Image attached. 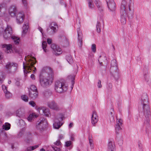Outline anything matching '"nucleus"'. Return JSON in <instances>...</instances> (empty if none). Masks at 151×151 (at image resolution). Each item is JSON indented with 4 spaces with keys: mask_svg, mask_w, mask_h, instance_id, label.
Masks as SVG:
<instances>
[{
    "mask_svg": "<svg viewBox=\"0 0 151 151\" xmlns=\"http://www.w3.org/2000/svg\"><path fill=\"white\" fill-rule=\"evenodd\" d=\"M128 9L129 11H131L130 6L129 5H127L126 1L125 0H123L120 7L121 22L123 25L125 24L126 22V17Z\"/></svg>",
    "mask_w": 151,
    "mask_h": 151,
    "instance_id": "1",
    "label": "nucleus"
},
{
    "mask_svg": "<svg viewBox=\"0 0 151 151\" xmlns=\"http://www.w3.org/2000/svg\"><path fill=\"white\" fill-rule=\"evenodd\" d=\"M68 89L67 87L63 82L57 81L55 83V89L59 93H62Z\"/></svg>",
    "mask_w": 151,
    "mask_h": 151,
    "instance_id": "2",
    "label": "nucleus"
},
{
    "mask_svg": "<svg viewBox=\"0 0 151 151\" xmlns=\"http://www.w3.org/2000/svg\"><path fill=\"white\" fill-rule=\"evenodd\" d=\"M53 78L52 75L50 76H47L43 78H40V82L41 85L44 87H46L50 85L52 82Z\"/></svg>",
    "mask_w": 151,
    "mask_h": 151,
    "instance_id": "3",
    "label": "nucleus"
},
{
    "mask_svg": "<svg viewBox=\"0 0 151 151\" xmlns=\"http://www.w3.org/2000/svg\"><path fill=\"white\" fill-rule=\"evenodd\" d=\"M142 104L143 105V108L144 110V114L145 116V117L147 122L150 121V119L151 117V115L150 114V112L149 110V106L146 104V103H147V97L146 98V99L143 101L142 99Z\"/></svg>",
    "mask_w": 151,
    "mask_h": 151,
    "instance_id": "4",
    "label": "nucleus"
},
{
    "mask_svg": "<svg viewBox=\"0 0 151 151\" xmlns=\"http://www.w3.org/2000/svg\"><path fill=\"white\" fill-rule=\"evenodd\" d=\"M63 116L61 114H58L55 117L54 122L53 124V127L56 129H59L62 125L63 124L60 121L63 120Z\"/></svg>",
    "mask_w": 151,
    "mask_h": 151,
    "instance_id": "5",
    "label": "nucleus"
},
{
    "mask_svg": "<svg viewBox=\"0 0 151 151\" xmlns=\"http://www.w3.org/2000/svg\"><path fill=\"white\" fill-rule=\"evenodd\" d=\"M47 106L50 109L56 111H59L62 110L61 107L54 101H51L48 103Z\"/></svg>",
    "mask_w": 151,
    "mask_h": 151,
    "instance_id": "6",
    "label": "nucleus"
},
{
    "mask_svg": "<svg viewBox=\"0 0 151 151\" xmlns=\"http://www.w3.org/2000/svg\"><path fill=\"white\" fill-rule=\"evenodd\" d=\"M12 28L8 26L4 30L3 34L4 38L5 40H9L12 36Z\"/></svg>",
    "mask_w": 151,
    "mask_h": 151,
    "instance_id": "7",
    "label": "nucleus"
},
{
    "mask_svg": "<svg viewBox=\"0 0 151 151\" xmlns=\"http://www.w3.org/2000/svg\"><path fill=\"white\" fill-rule=\"evenodd\" d=\"M35 63L33 62L32 60H30L28 63H27L25 64L24 63H23V68L24 69V71L25 73L27 74L28 73V71L25 70V68H27L28 69L32 70V68Z\"/></svg>",
    "mask_w": 151,
    "mask_h": 151,
    "instance_id": "8",
    "label": "nucleus"
},
{
    "mask_svg": "<svg viewBox=\"0 0 151 151\" xmlns=\"http://www.w3.org/2000/svg\"><path fill=\"white\" fill-rule=\"evenodd\" d=\"M107 151H115V145L114 141L110 140L109 141L107 146Z\"/></svg>",
    "mask_w": 151,
    "mask_h": 151,
    "instance_id": "9",
    "label": "nucleus"
},
{
    "mask_svg": "<svg viewBox=\"0 0 151 151\" xmlns=\"http://www.w3.org/2000/svg\"><path fill=\"white\" fill-rule=\"evenodd\" d=\"M98 120V117L96 113L93 111L92 114L91 116V123L94 126L97 123Z\"/></svg>",
    "mask_w": 151,
    "mask_h": 151,
    "instance_id": "10",
    "label": "nucleus"
},
{
    "mask_svg": "<svg viewBox=\"0 0 151 151\" xmlns=\"http://www.w3.org/2000/svg\"><path fill=\"white\" fill-rule=\"evenodd\" d=\"M5 68L7 69H12L15 70L17 69V64L14 63H8L5 66Z\"/></svg>",
    "mask_w": 151,
    "mask_h": 151,
    "instance_id": "11",
    "label": "nucleus"
},
{
    "mask_svg": "<svg viewBox=\"0 0 151 151\" xmlns=\"http://www.w3.org/2000/svg\"><path fill=\"white\" fill-rule=\"evenodd\" d=\"M9 12L12 17L15 16L17 13V9L16 7L14 6H10L9 9Z\"/></svg>",
    "mask_w": 151,
    "mask_h": 151,
    "instance_id": "12",
    "label": "nucleus"
},
{
    "mask_svg": "<svg viewBox=\"0 0 151 151\" xmlns=\"http://www.w3.org/2000/svg\"><path fill=\"white\" fill-rule=\"evenodd\" d=\"M16 20L17 23L20 24L22 23L24 18V15L23 13H17Z\"/></svg>",
    "mask_w": 151,
    "mask_h": 151,
    "instance_id": "13",
    "label": "nucleus"
},
{
    "mask_svg": "<svg viewBox=\"0 0 151 151\" xmlns=\"http://www.w3.org/2000/svg\"><path fill=\"white\" fill-rule=\"evenodd\" d=\"M106 1L109 8L111 11L114 10L115 8V5L113 0Z\"/></svg>",
    "mask_w": 151,
    "mask_h": 151,
    "instance_id": "14",
    "label": "nucleus"
},
{
    "mask_svg": "<svg viewBox=\"0 0 151 151\" xmlns=\"http://www.w3.org/2000/svg\"><path fill=\"white\" fill-rule=\"evenodd\" d=\"M40 121L37 123L36 125L37 128L40 129V126L43 127L44 126L46 125L47 124V121L44 118H41L40 119Z\"/></svg>",
    "mask_w": 151,
    "mask_h": 151,
    "instance_id": "15",
    "label": "nucleus"
},
{
    "mask_svg": "<svg viewBox=\"0 0 151 151\" xmlns=\"http://www.w3.org/2000/svg\"><path fill=\"white\" fill-rule=\"evenodd\" d=\"M43 70L45 71L47 73V75L48 76H50V75H52V77L53 78L54 75L53 70L51 68L49 67H44Z\"/></svg>",
    "mask_w": 151,
    "mask_h": 151,
    "instance_id": "16",
    "label": "nucleus"
},
{
    "mask_svg": "<svg viewBox=\"0 0 151 151\" xmlns=\"http://www.w3.org/2000/svg\"><path fill=\"white\" fill-rule=\"evenodd\" d=\"M1 47L2 48L6 47L7 53H10L12 51V45L10 44H3L1 45Z\"/></svg>",
    "mask_w": 151,
    "mask_h": 151,
    "instance_id": "17",
    "label": "nucleus"
},
{
    "mask_svg": "<svg viewBox=\"0 0 151 151\" xmlns=\"http://www.w3.org/2000/svg\"><path fill=\"white\" fill-rule=\"evenodd\" d=\"M29 96L33 99L36 98L38 96V92L37 91H29Z\"/></svg>",
    "mask_w": 151,
    "mask_h": 151,
    "instance_id": "18",
    "label": "nucleus"
},
{
    "mask_svg": "<svg viewBox=\"0 0 151 151\" xmlns=\"http://www.w3.org/2000/svg\"><path fill=\"white\" fill-rule=\"evenodd\" d=\"M38 116V115L36 114L35 113H32L30 114L27 118V120L29 122H31L33 118H36Z\"/></svg>",
    "mask_w": 151,
    "mask_h": 151,
    "instance_id": "19",
    "label": "nucleus"
},
{
    "mask_svg": "<svg viewBox=\"0 0 151 151\" xmlns=\"http://www.w3.org/2000/svg\"><path fill=\"white\" fill-rule=\"evenodd\" d=\"M88 6L90 9H93L94 8V6L92 0H87Z\"/></svg>",
    "mask_w": 151,
    "mask_h": 151,
    "instance_id": "20",
    "label": "nucleus"
},
{
    "mask_svg": "<svg viewBox=\"0 0 151 151\" xmlns=\"http://www.w3.org/2000/svg\"><path fill=\"white\" fill-rule=\"evenodd\" d=\"M50 27L51 29L52 30V33H53L56 31V28L58 27V26L55 23L52 22L50 24Z\"/></svg>",
    "mask_w": 151,
    "mask_h": 151,
    "instance_id": "21",
    "label": "nucleus"
},
{
    "mask_svg": "<svg viewBox=\"0 0 151 151\" xmlns=\"http://www.w3.org/2000/svg\"><path fill=\"white\" fill-rule=\"evenodd\" d=\"M28 27H29L27 24H24L22 27L23 31L22 33L23 34L25 35L27 32Z\"/></svg>",
    "mask_w": 151,
    "mask_h": 151,
    "instance_id": "22",
    "label": "nucleus"
},
{
    "mask_svg": "<svg viewBox=\"0 0 151 151\" xmlns=\"http://www.w3.org/2000/svg\"><path fill=\"white\" fill-rule=\"evenodd\" d=\"M11 38L13 40L14 43L15 44H17L19 43L20 41L19 37L13 36Z\"/></svg>",
    "mask_w": 151,
    "mask_h": 151,
    "instance_id": "23",
    "label": "nucleus"
},
{
    "mask_svg": "<svg viewBox=\"0 0 151 151\" xmlns=\"http://www.w3.org/2000/svg\"><path fill=\"white\" fill-rule=\"evenodd\" d=\"M47 44L46 42L43 41L42 43V46L44 51L45 52H46L48 51V50L46 49L47 47Z\"/></svg>",
    "mask_w": 151,
    "mask_h": 151,
    "instance_id": "24",
    "label": "nucleus"
},
{
    "mask_svg": "<svg viewBox=\"0 0 151 151\" xmlns=\"http://www.w3.org/2000/svg\"><path fill=\"white\" fill-rule=\"evenodd\" d=\"M55 55H60L62 53V51L60 48L59 47H58L55 50Z\"/></svg>",
    "mask_w": 151,
    "mask_h": 151,
    "instance_id": "25",
    "label": "nucleus"
},
{
    "mask_svg": "<svg viewBox=\"0 0 151 151\" xmlns=\"http://www.w3.org/2000/svg\"><path fill=\"white\" fill-rule=\"evenodd\" d=\"M10 128V125L9 124L6 123H5V125L3 126V128L5 130H7L9 129Z\"/></svg>",
    "mask_w": 151,
    "mask_h": 151,
    "instance_id": "26",
    "label": "nucleus"
},
{
    "mask_svg": "<svg viewBox=\"0 0 151 151\" xmlns=\"http://www.w3.org/2000/svg\"><path fill=\"white\" fill-rule=\"evenodd\" d=\"M43 111L45 116H49L50 115V111L48 108L45 109L44 110H43Z\"/></svg>",
    "mask_w": 151,
    "mask_h": 151,
    "instance_id": "27",
    "label": "nucleus"
},
{
    "mask_svg": "<svg viewBox=\"0 0 151 151\" xmlns=\"http://www.w3.org/2000/svg\"><path fill=\"white\" fill-rule=\"evenodd\" d=\"M88 139L90 147L91 148H93V138L91 136H89Z\"/></svg>",
    "mask_w": 151,
    "mask_h": 151,
    "instance_id": "28",
    "label": "nucleus"
},
{
    "mask_svg": "<svg viewBox=\"0 0 151 151\" xmlns=\"http://www.w3.org/2000/svg\"><path fill=\"white\" fill-rule=\"evenodd\" d=\"M101 23L99 22H97L96 24V30L97 32L98 33H100L101 31Z\"/></svg>",
    "mask_w": 151,
    "mask_h": 151,
    "instance_id": "29",
    "label": "nucleus"
},
{
    "mask_svg": "<svg viewBox=\"0 0 151 151\" xmlns=\"http://www.w3.org/2000/svg\"><path fill=\"white\" fill-rule=\"evenodd\" d=\"M66 59L68 62L70 63L73 62V59L71 56L70 55H68L66 57Z\"/></svg>",
    "mask_w": 151,
    "mask_h": 151,
    "instance_id": "30",
    "label": "nucleus"
},
{
    "mask_svg": "<svg viewBox=\"0 0 151 151\" xmlns=\"http://www.w3.org/2000/svg\"><path fill=\"white\" fill-rule=\"evenodd\" d=\"M120 126L121 125H118V124L116 125L115 129L116 132L117 134L118 133L119 131L121 129V128Z\"/></svg>",
    "mask_w": 151,
    "mask_h": 151,
    "instance_id": "31",
    "label": "nucleus"
},
{
    "mask_svg": "<svg viewBox=\"0 0 151 151\" xmlns=\"http://www.w3.org/2000/svg\"><path fill=\"white\" fill-rule=\"evenodd\" d=\"M6 97L7 98H10L12 96L11 93L8 91H6L4 92Z\"/></svg>",
    "mask_w": 151,
    "mask_h": 151,
    "instance_id": "32",
    "label": "nucleus"
},
{
    "mask_svg": "<svg viewBox=\"0 0 151 151\" xmlns=\"http://www.w3.org/2000/svg\"><path fill=\"white\" fill-rule=\"evenodd\" d=\"M21 98L22 100L25 102H28V97L26 95H23L21 96Z\"/></svg>",
    "mask_w": 151,
    "mask_h": 151,
    "instance_id": "33",
    "label": "nucleus"
},
{
    "mask_svg": "<svg viewBox=\"0 0 151 151\" xmlns=\"http://www.w3.org/2000/svg\"><path fill=\"white\" fill-rule=\"evenodd\" d=\"M91 49L93 52H95L96 50V46L95 44H93L91 45Z\"/></svg>",
    "mask_w": 151,
    "mask_h": 151,
    "instance_id": "34",
    "label": "nucleus"
},
{
    "mask_svg": "<svg viewBox=\"0 0 151 151\" xmlns=\"http://www.w3.org/2000/svg\"><path fill=\"white\" fill-rule=\"evenodd\" d=\"M95 3L99 10H102V9L100 8L101 7V4L99 2H98L97 1H96L95 2Z\"/></svg>",
    "mask_w": 151,
    "mask_h": 151,
    "instance_id": "35",
    "label": "nucleus"
},
{
    "mask_svg": "<svg viewBox=\"0 0 151 151\" xmlns=\"http://www.w3.org/2000/svg\"><path fill=\"white\" fill-rule=\"evenodd\" d=\"M38 145H35L33 146H31L29 147L28 148V151H31V150H33L37 148L38 147Z\"/></svg>",
    "mask_w": 151,
    "mask_h": 151,
    "instance_id": "36",
    "label": "nucleus"
},
{
    "mask_svg": "<svg viewBox=\"0 0 151 151\" xmlns=\"http://www.w3.org/2000/svg\"><path fill=\"white\" fill-rule=\"evenodd\" d=\"M38 145H35L33 146H31L29 147L28 148V151H31V150H33L37 148L38 147Z\"/></svg>",
    "mask_w": 151,
    "mask_h": 151,
    "instance_id": "37",
    "label": "nucleus"
},
{
    "mask_svg": "<svg viewBox=\"0 0 151 151\" xmlns=\"http://www.w3.org/2000/svg\"><path fill=\"white\" fill-rule=\"evenodd\" d=\"M5 78V77L1 73H0V83H1L4 79Z\"/></svg>",
    "mask_w": 151,
    "mask_h": 151,
    "instance_id": "38",
    "label": "nucleus"
},
{
    "mask_svg": "<svg viewBox=\"0 0 151 151\" xmlns=\"http://www.w3.org/2000/svg\"><path fill=\"white\" fill-rule=\"evenodd\" d=\"M25 135V133L23 131H21L19 134L18 136L19 137H23Z\"/></svg>",
    "mask_w": 151,
    "mask_h": 151,
    "instance_id": "39",
    "label": "nucleus"
},
{
    "mask_svg": "<svg viewBox=\"0 0 151 151\" xmlns=\"http://www.w3.org/2000/svg\"><path fill=\"white\" fill-rule=\"evenodd\" d=\"M117 120H118L117 121L116 124L121 125L122 124V120L120 119H117Z\"/></svg>",
    "mask_w": 151,
    "mask_h": 151,
    "instance_id": "40",
    "label": "nucleus"
},
{
    "mask_svg": "<svg viewBox=\"0 0 151 151\" xmlns=\"http://www.w3.org/2000/svg\"><path fill=\"white\" fill-rule=\"evenodd\" d=\"M30 90H32V91H37V88L34 85H32L30 87Z\"/></svg>",
    "mask_w": 151,
    "mask_h": 151,
    "instance_id": "41",
    "label": "nucleus"
},
{
    "mask_svg": "<svg viewBox=\"0 0 151 151\" xmlns=\"http://www.w3.org/2000/svg\"><path fill=\"white\" fill-rule=\"evenodd\" d=\"M75 78V76L74 75H72L70 76H68V78L72 80V82H73V83L74 81L73 80Z\"/></svg>",
    "mask_w": 151,
    "mask_h": 151,
    "instance_id": "42",
    "label": "nucleus"
},
{
    "mask_svg": "<svg viewBox=\"0 0 151 151\" xmlns=\"http://www.w3.org/2000/svg\"><path fill=\"white\" fill-rule=\"evenodd\" d=\"M52 148L55 151H61V149L58 147H57L55 146H53L52 147Z\"/></svg>",
    "mask_w": 151,
    "mask_h": 151,
    "instance_id": "43",
    "label": "nucleus"
},
{
    "mask_svg": "<svg viewBox=\"0 0 151 151\" xmlns=\"http://www.w3.org/2000/svg\"><path fill=\"white\" fill-rule=\"evenodd\" d=\"M63 44L64 46H66L68 45V41L67 39L65 38V40L63 41Z\"/></svg>",
    "mask_w": 151,
    "mask_h": 151,
    "instance_id": "44",
    "label": "nucleus"
},
{
    "mask_svg": "<svg viewBox=\"0 0 151 151\" xmlns=\"http://www.w3.org/2000/svg\"><path fill=\"white\" fill-rule=\"evenodd\" d=\"M71 144V142L70 141H68L65 142V146L68 147L70 146Z\"/></svg>",
    "mask_w": 151,
    "mask_h": 151,
    "instance_id": "45",
    "label": "nucleus"
},
{
    "mask_svg": "<svg viewBox=\"0 0 151 151\" xmlns=\"http://www.w3.org/2000/svg\"><path fill=\"white\" fill-rule=\"evenodd\" d=\"M29 105H30L33 107H34L36 105V104L35 103L34 101H29Z\"/></svg>",
    "mask_w": 151,
    "mask_h": 151,
    "instance_id": "46",
    "label": "nucleus"
},
{
    "mask_svg": "<svg viewBox=\"0 0 151 151\" xmlns=\"http://www.w3.org/2000/svg\"><path fill=\"white\" fill-rule=\"evenodd\" d=\"M51 47L55 51V50L57 47L56 45L54 44H52L51 45Z\"/></svg>",
    "mask_w": 151,
    "mask_h": 151,
    "instance_id": "47",
    "label": "nucleus"
},
{
    "mask_svg": "<svg viewBox=\"0 0 151 151\" xmlns=\"http://www.w3.org/2000/svg\"><path fill=\"white\" fill-rule=\"evenodd\" d=\"M55 145L57 146H59L61 145V143L59 140H58L54 143Z\"/></svg>",
    "mask_w": 151,
    "mask_h": 151,
    "instance_id": "48",
    "label": "nucleus"
},
{
    "mask_svg": "<svg viewBox=\"0 0 151 151\" xmlns=\"http://www.w3.org/2000/svg\"><path fill=\"white\" fill-rule=\"evenodd\" d=\"M98 87L99 88H101L102 87V85H101V82L100 80H99L98 82Z\"/></svg>",
    "mask_w": 151,
    "mask_h": 151,
    "instance_id": "49",
    "label": "nucleus"
},
{
    "mask_svg": "<svg viewBox=\"0 0 151 151\" xmlns=\"http://www.w3.org/2000/svg\"><path fill=\"white\" fill-rule=\"evenodd\" d=\"M78 35V37H79V36H81L82 34L81 31L79 28H78L77 29Z\"/></svg>",
    "mask_w": 151,
    "mask_h": 151,
    "instance_id": "50",
    "label": "nucleus"
},
{
    "mask_svg": "<svg viewBox=\"0 0 151 151\" xmlns=\"http://www.w3.org/2000/svg\"><path fill=\"white\" fill-rule=\"evenodd\" d=\"M2 88L4 92L6 91H7V89H6V86L4 85H2Z\"/></svg>",
    "mask_w": 151,
    "mask_h": 151,
    "instance_id": "51",
    "label": "nucleus"
},
{
    "mask_svg": "<svg viewBox=\"0 0 151 151\" xmlns=\"http://www.w3.org/2000/svg\"><path fill=\"white\" fill-rule=\"evenodd\" d=\"M47 42L48 44H51L52 40V39L49 38H48L47 39Z\"/></svg>",
    "mask_w": 151,
    "mask_h": 151,
    "instance_id": "52",
    "label": "nucleus"
},
{
    "mask_svg": "<svg viewBox=\"0 0 151 151\" xmlns=\"http://www.w3.org/2000/svg\"><path fill=\"white\" fill-rule=\"evenodd\" d=\"M111 111L109 113V115H111V116H114V113L113 112V109H111Z\"/></svg>",
    "mask_w": 151,
    "mask_h": 151,
    "instance_id": "53",
    "label": "nucleus"
},
{
    "mask_svg": "<svg viewBox=\"0 0 151 151\" xmlns=\"http://www.w3.org/2000/svg\"><path fill=\"white\" fill-rule=\"evenodd\" d=\"M30 77L32 80H34L35 79V76L34 75L32 74L31 75Z\"/></svg>",
    "mask_w": 151,
    "mask_h": 151,
    "instance_id": "54",
    "label": "nucleus"
},
{
    "mask_svg": "<svg viewBox=\"0 0 151 151\" xmlns=\"http://www.w3.org/2000/svg\"><path fill=\"white\" fill-rule=\"evenodd\" d=\"M110 121L111 122H113L114 121V116H111V117L110 118Z\"/></svg>",
    "mask_w": 151,
    "mask_h": 151,
    "instance_id": "55",
    "label": "nucleus"
},
{
    "mask_svg": "<svg viewBox=\"0 0 151 151\" xmlns=\"http://www.w3.org/2000/svg\"><path fill=\"white\" fill-rule=\"evenodd\" d=\"M73 123H70L69 125V128H70L72 127H73Z\"/></svg>",
    "mask_w": 151,
    "mask_h": 151,
    "instance_id": "56",
    "label": "nucleus"
},
{
    "mask_svg": "<svg viewBox=\"0 0 151 151\" xmlns=\"http://www.w3.org/2000/svg\"><path fill=\"white\" fill-rule=\"evenodd\" d=\"M79 43L81 45H82V40H78Z\"/></svg>",
    "mask_w": 151,
    "mask_h": 151,
    "instance_id": "57",
    "label": "nucleus"
},
{
    "mask_svg": "<svg viewBox=\"0 0 151 151\" xmlns=\"http://www.w3.org/2000/svg\"><path fill=\"white\" fill-rule=\"evenodd\" d=\"M63 136L62 135H60L59 136V138L60 139H63Z\"/></svg>",
    "mask_w": 151,
    "mask_h": 151,
    "instance_id": "58",
    "label": "nucleus"
},
{
    "mask_svg": "<svg viewBox=\"0 0 151 151\" xmlns=\"http://www.w3.org/2000/svg\"><path fill=\"white\" fill-rule=\"evenodd\" d=\"M22 1L24 5L26 4V0H22Z\"/></svg>",
    "mask_w": 151,
    "mask_h": 151,
    "instance_id": "59",
    "label": "nucleus"
},
{
    "mask_svg": "<svg viewBox=\"0 0 151 151\" xmlns=\"http://www.w3.org/2000/svg\"><path fill=\"white\" fill-rule=\"evenodd\" d=\"M2 58V53L0 51V59H1Z\"/></svg>",
    "mask_w": 151,
    "mask_h": 151,
    "instance_id": "60",
    "label": "nucleus"
},
{
    "mask_svg": "<svg viewBox=\"0 0 151 151\" xmlns=\"http://www.w3.org/2000/svg\"><path fill=\"white\" fill-rule=\"evenodd\" d=\"M39 30L42 33V28L40 27H39L38 28Z\"/></svg>",
    "mask_w": 151,
    "mask_h": 151,
    "instance_id": "61",
    "label": "nucleus"
},
{
    "mask_svg": "<svg viewBox=\"0 0 151 151\" xmlns=\"http://www.w3.org/2000/svg\"><path fill=\"white\" fill-rule=\"evenodd\" d=\"M11 83V81L10 80H8V83L9 84H10Z\"/></svg>",
    "mask_w": 151,
    "mask_h": 151,
    "instance_id": "62",
    "label": "nucleus"
},
{
    "mask_svg": "<svg viewBox=\"0 0 151 151\" xmlns=\"http://www.w3.org/2000/svg\"><path fill=\"white\" fill-rule=\"evenodd\" d=\"M109 88H111L112 87V85L111 84H109Z\"/></svg>",
    "mask_w": 151,
    "mask_h": 151,
    "instance_id": "63",
    "label": "nucleus"
},
{
    "mask_svg": "<svg viewBox=\"0 0 151 151\" xmlns=\"http://www.w3.org/2000/svg\"><path fill=\"white\" fill-rule=\"evenodd\" d=\"M40 151H45V150L44 149L42 148L40 150Z\"/></svg>",
    "mask_w": 151,
    "mask_h": 151,
    "instance_id": "64",
    "label": "nucleus"
}]
</instances>
